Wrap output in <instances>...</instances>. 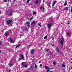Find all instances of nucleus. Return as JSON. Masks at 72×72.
<instances>
[{
  "label": "nucleus",
  "mask_w": 72,
  "mask_h": 72,
  "mask_svg": "<svg viewBox=\"0 0 72 72\" xmlns=\"http://www.w3.org/2000/svg\"><path fill=\"white\" fill-rule=\"evenodd\" d=\"M34 64H35V62H34Z\"/></svg>",
  "instance_id": "56"
},
{
  "label": "nucleus",
  "mask_w": 72,
  "mask_h": 72,
  "mask_svg": "<svg viewBox=\"0 0 72 72\" xmlns=\"http://www.w3.org/2000/svg\"><path fill=\"white\" fill-rule=\"evenodd\" d=\"M55 55H54V57H55Z\"/></svg>",
  "instance_id": "51"
},
{
  "label": "nucleus",
  "mask_w": 72,
  "mask_h": 72,
  "mask_svg": "<svg viewBox=\"0 0 72 72\" xmlns=\"http://www.w3.org/2000/svg\"><path fill=\"white\" fill-rule=\"evenodd\" d=\"M30 24V22H26V24Z\"/></svg>",
  "instance_id": "29"
},
{
  "label": "nucleus",
  "mask_w": 72,
  "mask_h": 72,
  "mask_svg": "<svg viewBox=\"0 0 72 72\" xmlns=\"http://www.w3.org/2000/svg\"><path fill=\"white\" fill-rule=\"evenodd\" d=\"M28 30V28H24V30H25V31H27V30Z\"/></svg>",
  "instance_id": "21"
},
{
  "label": "nucleus",
  "mask_w": 72,
  "mask_h": 72,
  "mask_svg": "<svg viewBox=\"0 0 72 72\" xmlns=\"http://www.w3.org/2000/svg\"><path fill=\"white\" fill-rule=\"evenodd\" d=\"M10 31H11V30H10Z\"/></svg>",
  "instance_id": "58"
},
{
  "label": "nucleus",
  "mask_w": 72,
  "mask_h": 72,
  "mask_svg": "<svg viewBox=\"0 0 72 72\" xmlns=\"http://www.w3.org/2000/svg\"><path fill=\"white\" fill-rule=\"evenodd\" d=\"M40 67H42V65L41 64L40 65Z\"/></svg>",
  "instance_id": "42"
},
{
  "label": "nucleus",
  "mask_w": 72,
  "mask_h": 72,
  "mask_svg": "<svg viewBox=\"0 0 72 72\" xmlns=\"http://www.w3.org/2000/svg\"><path fill=\"white\" fill-rule=\"evenodd\" d=\"M1 50L0 51V53H1Z\"/></svg>",
  "instance_id": "50"
},
{
  "label": "nucleus",
  "mask_w": 72,
  "mask_h": 72,
  "mask_svg": "<svg viewBox=\"0 0 72 72\" xmlns=\"http://www.w3.org/2000/svg\"><path fill=\"white\" fill-rule=\"evenodd\" d=\"M47 4L49 6V7H50V3H48Z\"/></svg>",
  "instance_id": "14"
},
{
  "label": "nucleus",
  "mask_w": 72,
  "mask_h": 72,
  "mask_svg": "<svg viewBox=\"0 0 72 72\" xmlns=\"http://www.w3.org/2000/svg\"><path fill=\"white\" fill-rule=\"evenodd\" d=\"M12 20H9L7 21V23L8 24H10L11 23H12Z\"/></svg>",
  "instance_id": "4"
},
{
  "label": "nucleus",
  "mask_w": 72,
  "mask_h": 72,
  "mask_svg": "<svg viewBox=\"0 0 72 72\" xmlns=\"http://www.w3.org/2000/svg\"><path fill=\"white\" fill-rule=\"evenodd\" d=\"M33 18V17H32L30 18V21H31V20H32V19Z\"/></svg>",
  "instance_id": "33"
},
{
  "label": "nucleus",
  "mask_w": 72,
  "mask_h": 72,
  "mask_svg": "<svg viewBox=\"0 0 72 72\" xmlns=\"http://www.w3.org/2000/svg\"><path fill=\"white\" fill-rule=\"evenodd\" d=\"M67 35H68V36H69L70 35V34L69 33H67Z\"/></svg>",
  "instance_id": "31"
},
{
  "label": "nucleus",
  "mask_w": 72,
  "mask_h": 72,
  "mask_svg": "<svg viewBox=\"0 0 72 72\" xmlns=\"http://www.w3.org/2000/svg\"><path fill=\"white\" fill-rule=\"evenodd\" d=\"M21 66L22 68H27L28 65L24 64V62H23L21 63Z\"/></svg>",
  "instance_id": "1"
},
{
  "label": "nucleus",
  "mask_w": 72,
  "mask_h": 72,
  "mask_svg": "<svg viewBox=\"0 0 72 72\" xmlns=\"http://www.w3.org/2000/svg\"><path fill=\"white\" fill-rule=\"evenodd\" d=\"M36 14V12H33V14L35 15Z\"/></svg>",
  "instance_id": "28"
},
{
  "label": "nucleus",
  "mask_w": 72,
  "mask_h": 72,
  "mask_svg": "<svg viewBox=\"0 0 72 72\" xmlns=\"http://www.w3.org/2000/svg\"><path fill=\"white\" fill-rule=\"evenodd\" d=\"M14 65V64H9V67H12V66H13Z\"/></svg>",
  "instance_id": "12"
},
{
  "label": "nucleus",
  "mask_w": 72,
  "mask_h": 72,
  "mask_svg": "<svg viewBox=\"0 0 72 72\" xmlns=\"http://www.w3.org/2000/svg\"><path fill=\"white\" fill-rule=\"evenodd\" d=\"M10 70L8 71V72H10Z\"/></svg>",
  "instance_id": "47"
},
{
  "label": "nucleus",
  "mask_w": 72,
  "mask_h": 72,
  "mask_svg": "<svg viewBox=\"0 0 72 72\" xmlns=\"http://www.w3.org/2000/svg\"><path fill=\"white\" fill-rule=\"evenodd\" d=\"M50 72V70L49 69H48L46 71V72Z\"/></svg>",
  "instance_id": "25"
},
{
  "label": "nucleus",
  "mask_w": 72,
  "mask_h": 72,
  "mask_svg": "<svg viewBox=\"0 0 72 72\" xmlns=\"http://www.w3.org/2000/svg\"><path fill=\"white\" fill-rule=\"evenodd\" d=\"M62 67H65L66 66H65L64 64H62Z\"/></svg>",
  "instance_id": "19"
},
{
  "label": "nucleus",
  "mask_w": 72,
  "mask_h": 72,
  "mask_svg": "<svg viewBox=\"0 0 72 72\" xmlns=\"http://www.w3.org/2000/svg\"><path fill=\"white\" fill-rule=\"evenodd\" d=\"M71 12H72V9H71Z\"/></svg>",
  "instance_id": "48"
},
{
  "label": "nucleus",
  "mask_w": 72,
  "mask_h": 72,
  "mask_svg": "<svg viewBox=\"0 0 72 72\" xmlns=\"http://www.w3.org/2000/svg\"><path fill=\"white\" fill-rule=\"evenodd\" d=\"M72 2H69V4H72Z\"/></svg>",
  "instance_id": "38"
},
{
  "label": "nucleus",
  "mask_w": 72,
  "mask_h": 72,
  "mask_svg": "<svg viewBox=\"0 0 72 72\" xmlns=\"http://www.w3.org/2000/svg\"><path fill=\"white\" fill-rule=\"evenodd\" d=\"M64 10H68V7H66V8H65L64 9Z\"/></svg>",
  "instance_id": "18"
},
{
  "label": "nucleus",
  "mask_w": 72,
  "mask_h": 72,
  "mask_svg": "<svg viewBox=\"0 0 72 72\" xmlns=\"http://www.w3.org/2000/svg\"><path fill=\"white\" fill-rule=\"evenodd\" d=\"M12 13H13V11L12 10H11L10 12V15H12Z\"/></svg>",
  "instance_id": "15"
},
{
  "label": "nucleus",
  "mask_w": 72,
  "mask_h": 72,
  "mask_svg": "<svg viewBox=\"0 0 72 72\" xmlns=\"http://www.w3.org/2000/svg\"><path fill=\"white\" fill-rule=\"evenodd\" d=\"M22 58H19V60H22Z\"/></svg>",
  "instance_id": "36"
},
{
  "label": "nucleus",
  "mask_w": 72,
  "mask_h": 72,
  "mask_svg": "<svg viewBox=\"0 0 72 72\" xmlns=\"http://www.w3.org/2000/svg\"><path fill=\"white\" fill-rule=\"evenodd\" d=\"M26 72H29V71H27Z\"/></svg>",
  "instance_id": "52"
},
{
  "label": "nucleus",
  "mask_w": 72,
  "mask_h": 72,
  "mask_svg": "<svg viewBox=\"0 0 72 72\" xmlns=\"http://www.w3.org/2000/svg\"><path fill=\"white\" fill-rule=\"evenodd\" d=\"M52 26V24H51L50 23L48 24V28H50Z\"/></svg>",
  "instance_id": "6"
},
{
  "label": "nucleus",
  "mask_w": 72,
  "mask_h": 72,
  "mask_svg": "<svg viewBox=\"0 0 72 72\" xmlns=\"http://www.w3.org/2000/svg\"><path fill=\"white\" fill-rule=\"evenodd\" d=\"M54 69V68H51V69Z\"/></svg>",
  "instance_id": "44"
},
{
  "label": "nucleus",
  "mask_w": 72,
  "mask_h": 72,
  "mask_svg": "<svg viewBox=\"0 0 72 72\" xmlns=\"http://www.w3.org/2000/svg\"><path fill=\"white\" fill-rule=\"evenodd\" d=\"M20 37H21V36H22V35H20Z\"/></svg>",
  "instance_id": "45"
},
{
  "label": "nucleus",
  "mask_w": 72,
  "mask_h": 72,
  "mask_svg": "<svg viewBox=\"0 0 72 72\" xmlns=\"http://www.w3.org/2000/svg\"><path fill=\"white\" fill-rule=\"evenodd\" d=\"M1 42H2L1 41H0V44H1Z\"/></svg>",
  "instance_id": "43"
},
{
  "label": "nucleus",
  "mask_w": 72,
  "mask_h": 72,
  "mask_svg": "<svg viewBox=\"0 0 72 72\" xmlns=\"http://www.w3.org/2000/svg\"><path fill=\"white\" fill-rule=\"evenodd\" d=\"M20 44H19L18 45H17V46H16V48H18V47H19V46H20Z\"/></svg>",
  "instance_id": "22"
},
{
  "label": "nucleus",
  "mask_w": 72,
  "mask_h": 72,
  "mask_svg": "<svg viewBox=\"0 0 72 72\" xmlns=\"http://www.w3.org/2000/svg\"><path fill=\"white\" fill-rule=\"evenodd\" d=\"M40 9L41 10H42V9H44V7H40Z\"/></svg>",
  "instance_id": "20"
},
{
  "label": "nucleus",
  "mask_w": 72,
  "mask_h": 72,
  "mask_svg": "<svg viewBox=\"0 0 72 72\" xmlns=\"http://www.w3.org/2000/svg\"><path fill=\"white\" fill-rule=\"evenodd\" d=\"M39 63H41V61H39Z\"/></svg>",
  "instance_id": "41"
},
{
  "label": "nucleus",
  "mask_w": 72,
  "mask_h": 72,
  "mask_svg": "<svg viewBox=\"0 0 72 72\" xmlns=\"http://www.w3.org/2000/svg\"><path fill=\"white\" fill-rule=\"evenodd\" d=\"M14 1H16V0H14Z\"/></svg>",
  "instance_id": "54"
},
{
  "label": "nucleus",
  "mask_w": 72,
  "mask_h": 72,
  "mask_svg": "<svg viewBox=\"0 0 72 72\" xmlns=\"http://www.w3.org/2000/svg\"><path fill=\"white\" fill-rule=\"evenodd\" d=\"M54 37H52V40H54Z\"/></svg>",
  "instance_id": "37"
},
{
  "label": "nucleus",
  "mask_w": 72,
  "mask_h": 72,
  "mask_svg": "<svg viewBox=\"0 0 72 72\" xmlns=\"http://www.w3.org/2000/svg\"><path fill=\"white\" fill-rule=\"evenodd\" d=\"M4 2H7L8 0H4Z\"/></svg>",
  "instance_id": "35"
},
{
  "label": "nucleus",
  "mask_w": 72,
  "mask_h": 72,
  "mask_svg": "<svg viewBox=\"0 0 72 72\" xmlns=\"http://www.w3.org/2000/svg\"><path fill=\"white\" fill-rule=\"evenodd\" d=\"M56 3H57V1H55L53 2L52 5V6H54L55 4Z\"/></svg>",
  "instance_id": "10"
},
{
  "label": "nucleus",
  "mask_w": 72,
  "mask_h": 72,
  "mask_svg": "<svg viewBox=\"0 0 72 72\" xmlns=\"http://www.w3.org/2000/svg\"><path fill=\"white\" fill-rule=\"evenodd\" d=\"M5 36L6 37H8L9 36V33L8 32H6L4 34Z\"/></svg>",
  "instance_id": "5"
},
{
  "label": "nucleus",
  "mask_w": 72,
  "mask_h": 72,
  "mask_svg": "<svg viewBox=\"0 0 72 72\" xmlns=\"http://www.w3.org/2000/svg\"><path fill=\"white\" fill-rule=\"evenodd\" d=\"M35 23H36V21H34L31 24V25H32L33 24Z\"/></svg>",
  "instance_id": "13"
},
{
  "label": "nucleus",
  "mask_w": 72,
  "mask_h": 72,
  "mask_svg": "<svg viewBox=\"0 0 72 72\" xmlns=\"http://www.w3.org/2000/svg\"><path fill=\"white\" fill-rule=\"evenodd\" d=\"M49 50H50L49 49H47L46 50V51H49Z\"/></svg>",
  "instance_id": "34"
},
{
  "label": "nucleus",
  "mask_w": 72,
  "mask_h": 72,
  "mask_svg": "<svg viewBox=\"0 0 72 72\" xmlns=\"http://www.w3.org/2000/svg\"><path fill=\"white\" fill-rule=\"evenodd\" d=\"M34 53H35V50L34 49L32 50L31 51V54H33Z\"/></svg>",
  "instance_id": "3"
},
{
  "label": "nucleus",
  "mask_w": 72,
  "mask_h": 72,
  "mask_svg": "<svg viewBox=\"0 0 72 72\" xmlns=\"http://www.w3.org/2000/svg\"><path fill=\"white\" fill-rule=\"evenodd\" d=\"M21 55L22 59V60H24V56H23V55H22V54H21Z\"/></svg>",
  "instance_id": "8"
},
{
  "label": "nucleus",
  "mask_w": 72,
  "mask_h": 72,
  "mask_svg": "<svg viewBox=\"0 0 72 72\" xmlns=\"http://www.w3.org/2000/svg\"><path fill=\"white\" fill-rule=\"evenodd\" d=\"M45 68L46 69H50V68L47 66H45Z\"/></svg>",
  "instance_id": "9"
},
{
  "label": "nucleus",
  "mask_w": 72,
  "mask_h": 72,
  "mask_svg": "<svg viewBox=\"0 0 72 72\" xmlns=\"http://www.w3.org/2000/svg\"><path fill=\"white\" fill-rule=\"evenodd\" d=\"M38 25L39 26H40V27H41V25L40 24V23H39L38 24Z\"/></svg>",
  "instance_id": "26"
},
{
  "label": "nucleus",
  "mask_w": 72,
  "mask_h": 72,
  "mask_svg": "<svg viewBox=\"0 0 72 72\" xmlns=\"http://www.w3.org/2000/svg\"><path fill=\"white\" fill-rule=\"evenodd\" d=\"M71 69H72V68H71Z\"/></svg>",
  "instance_id": "59"
},
{
  "label": "nucleus",
  "mask_w": 72,
  "mask_h": 72,
  "mask_svg": "<svg viewBox=\"0 0 72 72\" xmlns=\"http://www.w3.org/2000/svg\"><path fill=\"white\" fill-rule=\"evenodd\" d=\"M50 55H51V54H53V53H51V51H50Z\"/></svg>",
  "instance_id": "32"
},
{
  "label": "nucleus",
  "mask_w": 72,
  "mask_h": 72,
  "mask_svg": "<svg viewBox=\"0 0 72 72\" xmlns=\"http://www.w3.org/2000/svg\"><path fill=\"white\" fill-rule=\"evenodd\" d=\"M48 38V37L47 36H45L44 37V39H46Z\"/></svg>",
  "instance_id": "24"
},
{
  "label": "nucleus",
  "mask_w": 72,
  "mask_h": 72,
  "mask_svg": "<svg viewBox=\"0 0 72 72\" xmlns=\"http://www.w3.org/2000/svg\"><path fill=\"white\" fill-rule=\"evenodd\" d=\"M69 69H70V68H69Z\"/></svg>",
  "instance_id": "57"
},
{
  "label": "nucleus",
  "mask_w": 72,
  "mask_h": 72,
  "mask_svg": "<svg viewBox=\"0 0 72 72\" xmlns=\"http://www.w3.org/2000/svg\"><path fill=\"white\" fill-rule=\"evenodd\" d=\"M37 67H38L37 65H36V64H35V69H36L37 68Z\"/></svg>",
  "instance_id": "17"
},
{
  "label": "nucleus",
  "mask_w": 72,
  "mask_h": 72,
  "mask_svg": "<svg viewBox=\"0 0 72 72\" xmlns=\"http://www.w3.org/2000/svg\"><path fill=\"white\" fill-rule=\"evenodd\" d=\"M64 41V39L63 38H62V40L60 41V44L61 45H63V42Z\"/></svg>",
  "instance_id": "2"
},
{
  "label": "nucleus",
  "mask_w": 72,
  "mask_h": 72,
  "mask_svg": "<svg viewBox=\"0 0 72 72\" xmlns=\"http://www.w3.org/2000/svg\"><path fill=\"white\" fill-rule=\"evenodd\" d=\"M56 51H57V53H60V51L58 49V47H57L56 48Z\"/></svg>",
  "instance_id": "7"
},
{
  "label": "nucleus",
  "mask_w": 72,
  "mask_h": 72,
  "mask_svg": "<svg viewBox=\"0 0 72 72\" xmlns=\"http://www.w3.org/2000/svg\"><path fill=\"white\" fill-rule=\"evenodd\" d=\"M30 0H27V1H26V3H29V1Z\"/></svg>",
  "instance_id": "30"
},
{
  "label": "nucleus",
  "mask_w": 72,
  "mask_h": 72,
  "mask_svg": "<svg viewBox=\"0 0 72 72\" xmlns=\"http://www.w3.org/2000/svg\"><path fill=\"white\" fill-rule=\"evenodd\" d=\"M66 5H67V2H66L65 3H64V6H66Z\"/></svg>",
  "instance_id": "23"
},
{
  "label": "nucleus",
  "mask_w": 72,
  "mask_h": 72,
  "mask_svg": "<svg viewBox=\"0 0 72 72\" xmlns=\"http://www.w3.org/2000/svg\"><path fill=\"white\" fill-rule=\"evenodd\" d=\"M50 72H53V71H51Z\"/></svg>",
  "instance_id": "49"
},
{
  "label": "nucleus",
  "mask_w": 72,
  "mask_h": 72,
  "mask_svg": "<svg viewBox=\"0 0 72 72\" xmlns=\"http://www.w3.org/2000/svg\"><path fill=\"white\" fill-rule=\"evenodd\" d=\"M9 63H10V62H9Z\"/></svg>",
  "instance_id": "60"
},
{
  "label": "nucleus",
  "mask_w": 72,
  "mask_h": 72,
  "mask_svg": "<svg viewBox=\"0 0 72 72\" xmlns=\"http://www.w3.org/2000/svg\"><path fill=\"white\" fill-rule=\"evenodd\" d=\"M52 46H54V44H52Z\"/></svg>",
  "instance_id": "46"
},
{
  "label": "nucleus",
  "mask_w": 72,
  "mask_h": 72,
  "mask_svg": "<svg viewBox=\"0 0 72 72\" xmlns=\"http://www.w3.org/2000/svg\"><path fill=\"white\" fill-rule=\"evenodd\" d=\"M69 22H68V24H69Z\"/></svg>",
  "instance_id": "40"
},
{
  "label": "nucleus",
  "mask_w": 72,
  "mask_h": 72,
  "mask_svg": "<svg viewBox=\"0 0 72 72\" xmlns=\"http://www.w3.org/2000/svg\"><path fill=\"white\" fill-rule=\"evenodd\" d=\"M35 4H38L39 3V1H38V0H36L35 1Z\"/></svg>",
  "instance_id": "16"
},
{
  "label": "nucleus",
  "mask_w": 72,
  "mask_h": 72,
  "mask_svg": "<svg viewBox=\"0 0 72 72\" xmlns=\"http://www.w3.org/2000/svg\"><path fill=\"white\" fill-rule=\"evenodd\" d=\"M71 60H72V58H71Z\"/></svg>",
  "instance_id": "53"
},
{
  "label": "nucleus",
  "mask_w": 72,
  "mask_h": 72,
  "mask_svg": "<svg viewBox=\"0 0 72 72\" xmlns=\"http://www.w3.org/2000/svg\"><path fill=\"white\" fill-rule=\"evenodd\" d=\"M10 41H11L12 43H14V41L12 39V38H10Z\"/></svg>",
  "instance_id": "11"
},
{
  "label": "nucleus",
  "mask_w": 72,
  "mask_h": 72,
  "mask_svg": "<svg viewBox=\"0 0 72 72\" xmlns=\"http://www.w3.org/2000/svg\"><path fill=\"white\" fill-rule=\"evenodd\" d=\"M27 26L28 27V28L29 27H30V25H27Z\"/></svg>",
  "instance_id": "39"
},
{
  "label": "nucleus",
  "mask_w": 72,
  "mask_h": 72,
  "mask_svg": "<svg viewBox=\"0 0 72 72\" xmlns=\"http://www.w3.org/2000/svg\"><path fill=\"white\" fill-rule=\"evenodd\" d=\"M0 14H1V12L0 11Z\"/></svg>",
  "instance_id": "55"
},
{
  "label": "nucleus",
  "mask_w": 72,
  "mask_h": 72,
  "mask_svg": "<svg viewBox=\"0 0 72 72\" xmlns=\"http://www.w3.org/2000/svg\"><path fill=\"white\" fill-rule=\"evenodd\" d=\"M53 64H54V65H55V62H53Z\"/></svg>",
  "instance_id": "27"
}]
</instances>
